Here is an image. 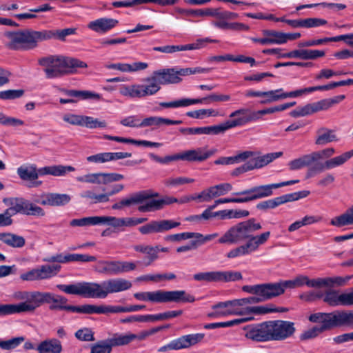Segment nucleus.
Returning a JSON list of instances; mask_svg holds the SVG:
<instances>
[{"label":"nucleus","instance_id":"1","mask_svg":"<svg viewBox=\"0 0 353 353\" xmlns=\"http://www.w3.org/2000/svg\"><path fill=\"white\" fill-rule=\"evenodd\" d=\"M261 228V223L256 222L255 219L252 218L230 228L219 239L218 242L221 244H236L248 239L245 244L234 248L228 252L227 257L235 258L248 255L257 250L260 245L265 243L269 239L270 236V232L269 231L259 235H253V233Z\"/></svg>","mask_w":353,"mask_h":353},{"label":"nucleus","instance_id":"2","mask_svg":"<svg viewBox=\"0 0 353 353\" xmlns=\"http://www.w3.org/2000/svg\"><path fill=\"white\" fill-rule=\"evenodd\" d=\"M57 287L68 294L79 295L85 298L105 299L109 294L130 289L132 283L123 278H114L105 280L101 283L79 282L70 285L59 284Z\"/></svg>","mask_w":353,"mask_h":353},{"label":"nucleus","instance_id":"3","mask_svg":"<svg viewBox=\"0 0 353 353\" xmlns=\"http://www.w3.org/2000/svg\"><path fill=\"white\" fill-rule=\"evenodd\" d=\"M75 28H65L62 30H34L25 29L16 32H9L6 36L10 39L8 47L14 50H30L36 48L39 43L57 39L64 41L67 36L74 34Z\"/></svg>","mask_w":353,"mask_h":353},{"label":"nucleus","instance_id":"4","mask_svg":"<svg viewBox=\"0 0 353 353\" xmlns=\"http://www.w3.org/2000/svg\"><path fill=\"white\" fill-rule=\"evenodd\" d=\"M39 64L43 67L47 79L60 78L65 75L75 74L77 68H86L88 65L78 59L50 55L39 59Z\"/></svg>","mask_w":353,"mask_h":353},{"label":"nucleus","instance_id":"5","mask_svg":"<svg viewBox=\"0 0 353 353\" xmlns=\"http://www.w3.org/2000/svg\"><path fill=\"white\" fill-rule=\"evenodd\" d=\"M75 168L71 165H52L37 169L35 165H22L17 169V174L23 181H29L28 188H37L42 184L37 181L39 176L52 175L54 176H65L67 172H73Z\"/></svg>","mask_w":353,"mask_h":353},{"label":"nucleus","instance_id":"6","mask_svg":"<svg viewBox=\"0 0 353 353\" xmlns=\"http://www.w3.org/2000/svg\"><path fill=\"white\" fill-rule=\"evenodd\" d=\"M134 297L139 301H149L154 303H193L195 301L194 296L185 290L137 292L134 294Z\"/></svg>","mask_w":353,"mask_h":353},{"label":"nucleus","instance_id":"7","mask_svg":"<svg viewBox=\"0 0 353 353\" xmlns=\"http://www.w3.org/2000/svg\"><path fill=\"white\" fill-rule=\"evenodd\" d=\"M212 309H225L224 311L213 312L208 314L210 317H220L229 315H243L246 314H264L272 310L265 306H254L241 308L237 299L219 302L212 306Z\"/></svg>","mask_w":353,"mask_h":353},{"label":"nucleus","instance_id":"8","mask_svg":"<svg viewBox=\"0 0 353 353\" xmlns=\"http://www.w3.org/2000/svg\"><path fill=\"white\" fill-rule=\"evenodd\" d=\"M185 76L184 68L176 67L154 71L145 81L150 84L156 85L159 91L160 85L179 83L182 81V77Z\"/></svg>","mask_w":353,"mask_h":353},{"label":"nucleus","instance_id":"9","mask_svg":"<svg viewBox=\"0 0 353 353\" xmlns=\"http://www.w3.org/2000/svg\"><path fill=\"white\" fill-rule=\"evenodd\" d=\"M50 292H23L21 293V299L26 301L14 304L15 313L32 312L41 305L48 303V299L50 297Z\"/></svg>","mask_w":353,"mask_h":353},{"label":"nucleus","instance_id":"10","mask_svg":"<svg viewBox=\"0 0 353 353\" xmlns=\"http://www.w3.org/2000/svg\"><path fill=\"white\" fill-rule=\"evenodd\" d=\"M243 291L259 295L262 302L272 299L283 294L282 285L279 283H268L253 285H244Z\"/></svg>","mask_w":353,"mask_h":353},{"label":"nucleus","instance_id":"11","mask_svg":"<svg viewBox=\"0 0 353 353\" xmlns=\"http://www.w3.org/2000/svg\"><path fill=\"white\" fill-rule=\"evenodd\" d=\"M10 205L11 206L9 208V210L12 216L19 213L28 216L41 217L46 214L42 208L22 197L11 199Z\"/></svg>","mask_w":353,"mask_h":353},{"label":"nucleus","instance_id":"12","mask_svg":"<svg viewBox=\"0 0 353 353\" xmlns=\"http://www.w3.org/2000/svg\"><path fill=\"white\" fill-rule=\"evenodd\" d=\"M205 334L203 333L190 334L183 335L177 339L172 340L169 343L159 347V352H165L170 350H180L188 349L196 345L203 341Z\"/></svg>","mask_w":353,"mask_h":353},{"label":"nucleus","instance_id":"13","mask_svg":"<svg viewBox=\"0 0 353 353\" xmlns=\"http://www.w3.org/2000/svg\"><path fill=\"white\" fill-rule=\"evenodd\" d=\"M309 320L313 323H321L316 327H319L324 331L336 327H342V310H336L330 313H314L310 316Z\"/></svg>","mask_w":353,"mask_h":353},{"label":"nucleus","instance_id":"14","mask_svg":"<svg viewBox=\"0 0 353 353\" xmlns=\"http://www.w3.org/2000/svg\"><path fill=\"white\" fill-rule=\"evenodd\" d=\"M61 268V265L58 264L42 265L21 274L20 279L26 281L49 279L56 276L60 272Z\"/></svg>","mask_w":353,"mask_h":353},{"label":"nucleus","instance_id":"15","mask_svg":"<svg viewBox=\"0 0 353 353\" xmlns=\"http://www.w3.org/2000/svg\"><path fill=\"white\" fill-rule=\"evenodd\" d=\"M263 115V110H252L250 108H240L230 114V118H234V119L228 120V121L232 128H233L256 122L261 119Z\"/></svg>","mask_w":353,"mask_h":353},{"label":"nucleus","instance_id":"16","mask_svg":"<svg viewBox=\"0 0 353 353\" xmlns=\"http://www.w3.org/2000/svg\"><path fill=\"white\" fill-rule=\"evenodd\" d=\"M353 157V149L343 153L342 154L329 159L324 163H316L313 167L308 168L306 173V178L309 179L315 176L318 172L324 170H331L336 167L341 166Z\"/></svg>","mask_w":353,"mask_h":353},{"label":"nucleus","instance_id":"17","mask_svg":"<svg viewBox=\"0 0 353 353\" xmlns=\"http://www.w3.org/2000/svg\"><path fill=\"white\" fill-rule=\"evenodd\" d=\"M245 336L257 342L272 341L269 321L255 325H250L243 327Z\"/></svg>","mask_w":353,"mask_h":353},{"label":"nucleus","instance_id":"18","mask_svg":"<svg viewBox=\"0 0 353 353\" xmlns=\"http://www.w3.org/2000/svg\"><path fill=\"white\" fill-rule=\"evenodd\" d=\"M272 341H282L290 337L295 332L294 324L287 321H270Z\"/></svg>","mask_w":353,"mask_h":353},{"label":"nucleus","instance_id":"19","mask_svg":"<svg viewBox=\"0 0 353 353\" xmlns=\"http://www.w3.org/2000/svg\"><path fill=\"white\" fill-rule=\"evenodd\" d=\"M158 92L156 85L135 84L130 86L123 85L120 88V93L123 96L130 98H142L148 95H153Z\"/></svg>","mask_w":353,"mask_h":353},{"label":"nucleus","instance_id":"20","mask_svg":"<svg viewBox=\"0 0 353 353\" xmlns=\"http://www.w3.org/2000/svg\"><path fill=\"white\" fill-rule=\"evenodd\" d=\"M353 276L324 277L310 279L308 278L307 286L310 288H333L345 285Z\"/></svg>","mask_w":353,"mask_h":353},{"label":"nucleus","instance_id":"21","mask_svg":"<svg viewBox=\"0 0 353 353\" xmlns=\"http://www.w3.org/2000/svg\"><path fill=\"white\" fill-rule=\"evenodd\" d=\"M323 301L332 307L353 305V291L341 294L336 290L327 291L324 294Z\"/></svg>","mask_w":353,"mask_h":353},{"label":"nucleus","instance_id":"22","mask_svg":"<svg viewBox=\"0 0 353 353\" xmlns=\"http://www.w3.org/2000/svg\"><path fill=\"white\" fill-rule=\"evenodd\" d=\"M243 152H250L251 155L248 157V161L250 163L252 170L261 168L272 162L274 159L283 156V152H276L268 153L264 155H260L259 152L256 151H244Z\"/></svg>","mask_w":353,"mask_h":353},{"label":"nucleus","instance_id":"23","mask_svg":"<svg viewBox=\"0 0 353 353\" xmlns=\"http://www.w3.org/2000/svg\"><path fill=\"white\" fill-rule=\"evenodd\" d=\"M216 152V149L206 150L203 148H198L196 149L188 150L183 151L179 154V160L193 162H201L205 161Z\"/></svg>","mask_w":353,"mask_h":353},{"label":"nucleus","instance_id":"24","mask_svg":"<svg viewBox=\"0 0 353 353\" xmlns=\"http://www.w3.org/2000/svg\"><path fill=\"white\" fill-rule=\"evenodd\" d=\"M40 197L41 199H36L34 202L43 205L63 206L68 204L71 197L67 194L59 193H43Z\"/></svg>","mask_w":353,"mask_h":353},{"label":"nucleus","instance_id":"25","mask_svg":"<svg viewBox=\"0 0 353 353\" xmlns=\"http://www.w3.org/2000/svg\"><path fill=\"white\" fill-rule=\"evenodd\" d=\"M299 180H290L278 183H272L254 187V196L249 199H259L272 195L273 190L299 183Z\"/></svg>","mask_w":353,"mask_h":353},{"label":"nucleus","instance_id":"26","mask_svg":"<svg viewBox=\"0 0 353 353\" xmlns=\"http://www.w3.org/2000/svg\"><path fill=\"white\" fill-rule=\"evenodd\" d=\"M119 24V21L113 18L101 17L88 23V28L94 32L105 34Z\"/></svg>","mask_w":353,"mask_h":353},{"label":"nucleus","instance_id":"27","mask_svg":"<svg viewBox=\"0 0 353 353\" xmlns=\"http://www.w3.org/2000/svg\"><path fill=\"white\" fill-rule=\"evenodd\" d=\"M325 55L323 50H311V49H299L294 50L283 54H279V57L285 58H299L303 60H315Z\"/></svg>","mask_w":353,"mask_h":353},{"label":"nucleus","instance_id":"28","mask_svg":"<svg viewBox=\"0 0 353 353\" xmlns=\"http://www.w3.org/2000/svg\"><path fill=\"white\" fill-rule=\"evenodd\" d=\"M108 266L105 271L107 274L118 275L123 272H128L136 269V263L134 262L121 261H107L105 263Z\"/></svg>","mask_w":353,"mask_h":353},{"label":"nucleus","instance_id":"29","mask_svg":"<svg viewBox=\"0 0 353 353\" xmlns=\"http://www.w3.org/2000/svg\"><path fill=\"white\" fill-rule=\"evenodd\" d=\"M36 350L39 353H61L63 347L59 340L52 338L41 341Z\"/></svg>","mask_w":353,"mask_h":353},{"label":"nucleus","instance_id":"30","mask_svg":"<svg viewBox=\"0 0 353 353\" xmlns=\"http://www.w3.org/2000/svg\"><path fill=\"white\" fill-rule=\"evenodd\" d=\"M136 252L146 254L147 256L143 262L145 266L150 265L158 258V252H159V246H151L146 245H136L133 247Z\"/></svg>","mask_w":353,"mask_h":353},{"label":"nucleus","instance_id":"31","mask_svg":"<svg viewBox=\"0 0 353 353\" xmlns=\"http://www.w3.org/2000/svg\"><path fill=\"white\" fill-rule=\"evenodd\" d=\"M156 195H157V193H153L151 191H140L122 199L121 201V204L123 207L141 204L143 203L145 200Z\"/></svg>","mask_w":353,"mask_h":353},{"label":"nucleus","instance_id":"32","mask_svg":"<svg viewBox=\"0 0 353 353\" xmlns=\"http://www.w3.org/2000/svg\"><path fill=\"white\" fill-rule=\"evenodd\" d=\"M316 134L315 144L318 145H324L338 141L337 136L334 130L322 127L316 130Z\"/></svg>","mask_w":353,"mask_h":353},{"label":"nucleus","instance_id":"33","mask_svg":"<svg viewBox=\"0 0 353 353\" xmlns=\"http://www.w3.org/2000/svg\"><path fill=\"white\" fill-rule=\"evenodd\" d=\"M315 163L314 155L311 152L290 161L288 165L290 170H297L305 167L310 168Z\"/></svg>","mask_w":353,"mask_h":353},{"label":"nucleus","instance_id":"34","mask_svg":"<svg viewBox=\"0 0 353 353\" xmlns=\"http://www.w3.org/2000/svg\"><path fill=\"white\" fill-rule=\"evenodd\" d=\"M205 99H181L170 102H161L159 105L165 108H177L180 107H187L193 104L203 103Z\"/></svg>","mask_w":353,"mask_h":353},{"label":"nucleus","instance_id":"35","mask_svg":"<svg viewBox=\"0 0 353 353\" xmlns=\"http://www.w3.org/2000/svg\"><path fill=\"white\" fill-rule=\"evenodd\" d=\"M0 241L14 248H21L26 244L23 236L12 233H0Z\"/></svg>","mask_w":353,"mask_h":353},{"label":"nucleus","instance_id":"36","mask_svg":"<svg viewBox=\"0 0 353 353\" xmlns=\"http://www.w3.org/2000/svg\"><path fill=\"white\" fill-rule=\"evenodd\" d=\"M50 297L48 299V303H52V304L50 306V309L51 310H64L72 312V307H75L74 305H66L68 302V299L58 294H54L50 293Z\"/></svg>","mask_w":353,"mask_h":353},{"label":"nucleus","instance_id":"37","mask_svg":"<svg viewBox=\"0 0 353 353\" xmlns=\"http://www.w3.org/2000/svg\"><path fill=\"white\" fill-rule=\"evenodd\" d=\"M72 312L82 313L86 314H106L105 305H95L91 304H85L81 306L72 307Z\"/></svg>","mask_w":353,"mask_h":353},{"label":"nucleus","instance_id":"38","mask_svg":"<svg viewBox=\"0 0 353 353\" xmlns=\"http://www.w3.org/2000/svg\"><path fill=\"white\" fill-rule=\"evenodd\" d=\"M330 224L338 228L353 225V205L343 214L332 219Z\"/></svg>","mask_w":353,"mask_h":353},{"label":"nucleus","instance_id":"39","mask_svg":"<svg viewBox=\"0 0 353 353\" xmlns=\"http://www.w3.org/2000/svg\"><path fill=\"white\" fill-rule=\"evenodd\" d=\"M68 97L79 98L83 100L85 99H94L99 100L101 99L100 94L89 91V90H61Z\"/></svg>","mask_w":353,"mask_h":353},{"label":"nucleus","instance_id":"40","mask_svg":"<svg viewBox=\"0 0 353 353\" xmlns=\"http://www.w3.org/2000/svg\"><path fill=\"white\" fill-rule=\"evenodd\" d=\"M251 155L250 152H241L234 157H221L214 161L216 165H231L239 163L248 160V157Z\"/></svg>","mask_w":353,"mask_h":353},{"label":"nucleus","instance_id":"41","mask_svg":"<svg viewBox=\"0 0 353 353\" xmlns=\"http://www.w3.org/2000/svg\"><path fill=\"white\" fill-rule=\"evenodd\" d=\"M105 340L111 349H112L113 347L126 345L132 342L131 333H116L114 334L111 338Z\"/></svg>","mask_w":353,"mask_h":353},{"label":"nucleus","instance_id":"42","mask_svg":"<svg viewBox=\"0 0 353 353\" xmlns=\"http://www.w3.org/2000/svg\"><path fill=\"white\" fill-rule=\"evenodd\" d=\"M158 194L156 196L150 197L145 200V204L139 206L138 210L139 212H152L157 210H160L163 208L162 199H154V197L158 196Z\"/></svg>","mask_w":353,"mask_h":353},{"label":"nucleus","instance_id":"43","mask_svg":"<svg viewBox=\"0 0 353 353\" xmlns=\"http://www.w3.org/2000/svg\"><path fill=\"white\" fill-rule=\"evenodd\" d=\"M232 190V185L229 183H220L208 189L210 200L219 196L225 195Z\"/></svg>","mask_w":353,"mask_h":353},{"label":"nucleus","instance_id":"44","mask_svg":"<svg viewBox=\"0 0 353 353\" xmlns=\"http://www.w3.org/2000/svg\"><path fill=\"white\" fill-rule=\"evenodd\" d=\"M262 33L263 36H268L269 44L281 45L285 43L284 32L272 30H263Z\"/></svg>","mask_w":353,"mask_h":353},{"label":"nucleus","instance_id":"45","mask_svg":"<svg viewBox=\"0 0 353 353\" xmlns=\"http://www.w3.org/2000/svg\"><path fill=\"white\" fill-rule=\"evenodd\" d=\"M252 319V318H241V319H236L228 321L225 322H218V323H208L204 325L205 329H216L220 327H232L239 324H241L242 323L246 322L249 320Z\"/></svg>","mask_w":353,"mask_h":353},{"label":"nucleus","instance_id":"46","mask_svg":"<svg viewBox=\"0 0 353 353\" xmlns=\"http://www.w3.org/2000/svg\"><path fill=\"white\" fill-rule=\"evenodd\" d=\"M99 216L83 217L81 219H72L70 222V225L72 227H85L90 225H99Z\"/></svg>","mask_w":353,"mask_h":353},{"label":"nucleus","instance_id":"47","mask_svg":"<svg viewBox=\"0 0 353 353\" xmlns=\"http://www.w3.org/2000/svg\"><path fill=\"white\" fill-rule=\"evenodd\" d=\"M25 339V337L22 336L14 337L8 340L0 339V348L3 350H12L24 342Z\"/></svg>","mask_w":353,"mask_h":353},{"label":"nucleus","instance_id":"48","mask_svg":"<svg viewBox=\"0 0 353 353\" xmlns=\"http://www.w3.org/2000/svg\"><path fill=\"white\" fill-rule=\"evenodd\" d=\"M156 233H162L174 228L180 225L179 222L172 220L154 221Z\"/></svg>","mask_w":353,"mask_h":353},{"label":"nucleus","instance_id":"49","mask_svg":"<svg viewBox=\"0 0 353 353\" xmlns=\"http://www.w3.org/2000/svg\"><path fill=\"white\" fill-rule=\"evenodd\" d=\"M193 279L196 281L219 282L218 271L199 272L193 275Z\"/></svg>","mask_w":353,"mask_h":353},{"label":"nucleus","instance_id":"50","mask_svg":"<svg viewBox=\"0 0 353 353\" xmlns=\"http://www.w3.org/2000/svg\"><path fill=\"white\" fill-rule=\"evenodd\" d=\"M316 112L314 103H308L303 107H298L290 112L293 117H305Z\"/></svg>","mask_w":353,"mask_h":353},{"label":"nucleus","instance_id":"51","mask_svg":"<svg viewBox=\"0 0 353 353\" xmlns=\"http://www.w3.org/2000/svg\"><path fill=\"white\" fill-rule=\"evenodd\" d=\"M81 196L89 199L91 203H106L107 196L103 193L96 194L92 190H88L81 193Z\"/></svg>","mask_w":353,"mask_h":353},{"label":"nucleus","instance_id":"52","mask_svg":"<svg viewBox=\"0 0 353 353\" xmlns=\"http://www.w3.org/2000/svg\"><path fill=\"white\" fill-rule=\"evenodd\" d=\"M99 225H108L114 228L123 227V218H117L115 216H99Z\"/></svg>","mask_w":353,"mask_h":353},{"label":"nucleus","instance_id":"53","mask_svg":"<svg viewBox=\"0 0 353 353\" xmlns=\"http://www.w3.org/2000/svg\"><path fill=\"white\" fill-rule=\"evenodd\" d=\"M283 203H285L282 195L272 199L262 201L256 205V208L259 210L273 209Z\"/></svg>","mask_w":353,"mask_h":353},{"label":"nucleus","instance_id":"54","mask_svg":"<svg viewBox=\"0 0 353 353\" xmlns=\"http://www.w3.org/2000/svg\"><path fill=\"white\" fill-rule=\"evenodd\" d=\"M219 282H229L239 281L242 279L239 272L218 271Z\"/></svg>","mask_w":353,"mask_h":353},{"label":"nucleus","instance_id":"55","mask_svg":"<svg viewBox=\"0 0 353 353\" xmlns=\"http://www.w3.org/2000/svg\"><path fill=\"white\" fill-rule=\"evenodd\" d=\"M79 182L92 183V184H103V172L88 174L77 178Z\"/></svg>","mask_w":353,"mask_h":353},{"label":"nucleus","instance_id":"56","mask_svg":"<svg viewBox=\"0 0 353 353\" xmlns=\"http://www.w3.org/2000/svg\"><path fill=\"white\" fill-rule=\"evenodd\" d=\"M176 11L180 14L192 15L194 17H212V8L185 10L183 8H177Z\"/></svg>","mask_w":353,"mask_h":353},{"label":"nucleus","instance_id":"57","mask_svg":"<svg viewBox=\"0 0 353 353\" xmlns=\"http://www.w3.org/2000/svg\"><path fill=\"white\" fill-rule=\"evenodd\" d=\"M83 127L89 129L105 128L107 127V123L104 120L100 121L92 117L85 116Z\"/></svg>","mask_w":353,"mask_h":353},{"label":"nucleus","instance_id":"58","mask_svg":"<svg viewBox=\"0 0 353 353\" xmlns=\"http://www.w3.org/2000/svg\"><path fill=\"white\" fill-rule=\"evenodd\" d=\"M165 125V118L160 117H149L143 119L140 123V128L161 126Z\"/></svg>","mask_w":353,"mask_h":353},{"label":"nucleus","instance_id":"59","mask_svg":"<svg viewBox=\"0 0 353 353\" xmlns=\"http://www.w3.org/2000/svg\"><path fill=\"white\" fill-rule=\"evenodd\" d=\"M194 182V179L188 178L185 176H179V177H175V178H169L168 179L165 184L167 186H171V187H177L179 185H184L185 183H191Z\"/></svg>","mask_w":353,"mask_h":353},{"label":"nucleus","instance_id":"60","mask_svg":"<svg viewBox=\"0 0 353 353\" xmlns=\"http://www.w3.org/2000/svg\"><path fill=\"white\" fill-rule=\"evenodd\" d=\"M283 91V89H277L275 90H270L268 92H263V95L262 97H265V99L261 101V103H270L272 102L277 101L281 100L280 92Z\"/></svg>","mask_w":353,"mask_h":353},{"label":"nucleus","instance_id":"61","mask_svg":"<svg viewBox=\"0 0 353 353\" xmlns=\"http://www.w3.org/2000/svg\"><path fill=\"white\" fill-rule=\"evenodd\" d=\"M112 349L106 340L97 342L91 347L90 353H111Z\"/></svg>","mask_w":353,"mask_h":353},{"label":"nucleus","instance_id":"62","mask_svg":"<svg viewBox=\"0 0 353 353\" xmlns=\"http://www.w3.org/2000/svg\"><path fill=\"white\" fill-rule=\"evenodd\" d=\"M75 336L82 341H94V332L88 327L80 329L75 332Z\"/></svg>","mask_w":353,"mask_h":353},{"label":"nucleus","instance_id":"63","mask_svg":"<svg viewBox=\"0 0 353 353\" xmlns=\"http://www.w3.org/2000/svg\"><path fill=\"white\" fill-rule=\"evenodd\" d=\"M84 115H78L74 114H66L63 115V120L71 125L83 126L84 122Z\"/></svg>","mask_w":353,"mask_h":353},{"label":"nucleus","instance_id":"64","mask_svg":"<svg viewBox=\"0 0 353 353\" xmlns=\"http://www.w3.org/2000/svg\"><path fill=\"white\" fill-rule=\"evenodd\" d=\"M327 23V21L325 19L320 18L303 19V28H316Z\"/></svg>","mask_w":353,"mask_h":353}]
</instances>
